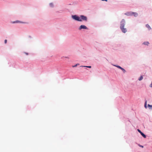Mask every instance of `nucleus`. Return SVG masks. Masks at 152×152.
Segmentation results:
<instances>
[{
	"instance_id": "15",
	"label": "nucleus",
	"mask_w": 152,
	"mask_h": 152,
	"mask_svg": "<svg viewBox=\"0 0 152 152\" xmlns=\"http://www.w3.org/2000/svg\"><path fill=\"white\" fill-rule=\"evenodd\" d=\"M117 67H118V68H119V69H121L122 67H121L120 66H116Z\"/></svg>"
},
{
	"instance_id": "6",
	"label": "nucleus",
	"mask_w": 152,
	"mask_h": 152,
	"mask_svg": "<svg viewBox=\"0 0 152 152\" xmlns=\"http://www.w3.org/2000/svg\"><path fill=\"white\" fill-rule=\"evenodd\" d=\"M145 26L148 28V30H150L151 29V28L148 24H146L145 25Z\"/></svg>"
},
{
	"instance_id": "13",
	"label": "nucleus",
	"mask_w": 152,
	"mask_h": 152,
	"mask_svg": "<svg viewBox=\"0 0 152 152\" xmlns=\"http://www.w3.org/2000/svg\"><path fill=\"white\" fill-rule=\"evenodd\" d=\"M121 69L123 71V72L124 73L126 71H125V70L124 69H123V68H122Z\"/></svg>"
},
{
	"instance_id": "3",
	"label": "nucleus",
	"mask_w": 152,
	"mask_h": 152,
	"mask_svg": "<svg viewBox=\"0 0 152 152\" xmlns=\"http://www.w3.org/2000/svg\"><path fill=\"white\" fill-rule=\"evenodd\" d=\"M137 131L139 132L141 135L144 138H146V136L145 135L143 132H142L139 129H137Z\"/></svg>"
},
{
	"instance_id": "2",
	"label": "nucleus",
	"mask_w": 152,
	"mask_h": 152,
	"mask_svg": "<svg viewBox=\"0 0 152 152\" xmlns=\"http://www.w3.org/2000/svg\"><path fill=\"white\" fill-rule=\"evenodd\" d=\"M125 24V21L124 19L122 20L121 22L120 28L122 31L124 33H126L127 31L126 29L124 28Z\"/></svg>"
},
{
	"instance_id": "11",
	"label": "nucleus",
	"mask_w": 152,
	"mask_h": 152,
	"mask_svg": "<svg viewBox=\"0 0 152 152\" xmlns=\"http://www.w3.org/2000/svg\"><path fill=\"white\" fill-rule=\"evenodd\" d=\"M26 23L25 22H20V21H18V20H17L15 22H13V23Z\"/></svg>"
},
{
	"instance_id": "20",
	"label": "nucleus",
	"mask_w": 152,
	"mask_h": 152,
	"mask_svg": "<svg viewBox=\"0 0 152 152\" xmlns=\"http://www.w3.org/2000/svg\"><path fill=\"white\" fill-rule=\"evenodd\" d=\"M77 64L76 65L73 66V67H76L77 66Z\"/></svg>"
},
{
	"instance_id": "8",
	"label": "nucleus",
	"mask_w": 152,
	"mask_h": 152,
	"mask_svg": "<svg viewBox=\"0 0 152 152\" xmlns=\"http://www.w3.org/2000/svg\"><path fill=\"white\" fill-rule=\"evenodd\" d=\"M148 107L149 109H152V105L148 104Z\"/></svg>"
},
{
	"instance_id": "4",
	"label": "nucleus",
	"mask_w": 152,
	"mask_h": 152,
	"mask_svg": "<svg viewBox=\"0 0 152 152\" xmlns=\"http://www.w3.org/2000/svg\"><path fill=\"white\" fill-rule=\"evenodd\" d=\"M82 29H88V28L86 26L84 25H82L80 26V27L79 28V30H81Z\"/></svg>"
},
{
	"instance_id": "21",
	"label": "nucleus",
	"mask_w": 152,
	"mask_h": 152,
	"mask_svg": "<svg viewBox=\"0 0 152 152\" xmlns=\"http://www.w3.org/2000/svg\"><path fill=\"white\" fill-rule=\"evenodd\" d=\"M102 0V1H107V0Z\"/></svg>"
},
{
	"instance_id": "12",
	"label": "nucleus",
	"mask_w": 152,
	"mask_h": 152,
	"mask_svg": "<svg viewBox=\"0 0 152 152\" xmlns=\"http://www.w3.org/2000/svg\"><path fill=\"white\" fill-rule=\"evenodd\" d=\"M143 76L142 75H141L140 77L138 78V80L139 81L143 79Z\"/></svg>"
},
{
	"instance_id": "18",
	"label": "nucleus",
	"mask_w": 152,
	"mask_h": 152,
	"mask_svg": "<svg viewBox=\"0 0 152 152\" xmlns=\"http://www.w3.org/2000/svg\"><path fill=\"white\" fill-rule=\"evenodd\" d=\"M7 39H5L4 40V43L5 44H6L7 42Z\"/></svg>"
},
{
	"instance_id": "10",
	"label": "nucleus",
	"mask_w": 152,
	"mask_h": 152,
	"mask_svg": "<svg viewBox=\"0 0 152 152\" xmlns=\"http://www.w3.org/2000/svg\"><path fill=\"white\" fill-rule=\"evenodd\" d=\"M138 14L136 12H134V16L137 17L138 16Z\"/></svg>"
},
{
	"instance_id": "1",
	"label": "nucleus",
	"mask_w": 152,
	"mask_h": 152,
	"mask_svg": "<svg viewBox=\"0 0 152 152\" xmlns=\"http://www.w3.org/2000/svg\"><path fill=\"white\" fill-rule=\"evenodd\" d=\"M72 17L73 19L79 21H82V20L87 21V17L83 15H81L80 16L74 15H72Z\"/></svg>"
},
{
	"instance_id": "7",
	"label": "nucleus",
	"mask_w": 152,
	"mask_h": 152,
	"mask_svg": "<svg viewBox=\"0 0 152 152\" xmlns=\"http://www.w3.org/2000/svg\"><path fill=\"white\" fill-rule=\"evenodd\" d=\"M149 44V43L148 41L144 42L142 44L145 45H146L148 46V45Z\"/></svg>"
},
{
	"instance_id": "5",
	"label": "nucleus",
	"mask_w": 152,
	"mask_h": 152,
	"mask_svg": "<svg viewBox=\"0 0 152 152\" xmlns=\"http://www.w3.org/2000/svg\"><path fill=\"white\" fill-rule=\"evenodd\" d=\"M133 14V13L132 12H127L125 13V14L128 16H131Z\"/></svg>"
},
{
	"instance_id": "16",
	"label": "nucleus",
	"mask_w": 152,
	"mask_h": 152,
	"mask_svg": "<svg viewBox=\"0 0 152 152\" xmlns=\"http://www.w3.org/2000/svg\"><path fill=\"white\" fill-rule=\"evenodd\" d=\"M50 5L51 7H53V5L52 3H50Z\"/></svg>"
},
{
	"instance_id": "14",
	"label": "nucleus",
	"mask_w": 152,
	"mask_h": 152,
	"mask_svg": "<svg viewBox=\"0 0 152 152\" xmlns=\"http://www.w3.org/2000/svg\"><path fill=\"white\" fill-rule=\"evenodd\" d=\"M82 66V67H86L89 68H91V66Z\"/></svg>"
},
{
	"instance_id": "9",
	"label": "nucleus",
	"mask_w": 152,
	"mask_h": 152,
	"mask_svg": "<svg viewBox=\"0 0 152 152\" xmlns=\"http://www.w3.org/2000/svg\"><path fill=\"white\" fill-rule=\"evenodd\" d=\"M147 101L146 100L145 102V104H144V107L146 109L147 108V107H148V106L147 107Z\"/></svg>"
},
{
	"instance_id": "17",
	"label": "nucleus",
	"mask_w": 152,
	"mask_h": 152,
	"mask_svg": "<svg viewBox=\"0 0 152 152\" xmlns=\"http://www.w3.org/2000/svg\"><path fill=\"white\" fill-rule=\"evenodd\" d=\"M139 145L140 147H142V148H143V146H142V145H140V144H139V145Z\"/></svg>"
},
{
	"instance_id": "19",
	"label": "nucleus",
	"mask_w": 152,
	"mask_h": 152,
	"mask_svg": "<svg viewBox=\"0 0 152 152\" xmlns=\"http://www.w3.org/2000/svg\"><path fill=\"white\" fill-rule=\"evenodd\" d=\"M149 86L151 88L152 87V84H150Z\"/></svg>"
},
{
	"instance_id": "22",
	"label": "nucleus",
	"mask_w": 152,
	"mask_h": 152,
	"mask_svg": "<svg viewBox=\"0 0 152 152\" xmlns=\"http://www.w3.org/2000/svg\"><path fill=\"white\" fill-rule=\"evenodd\" d=\"M151 84H152V82H151Z\"/></svg>"
}]
</instances>
